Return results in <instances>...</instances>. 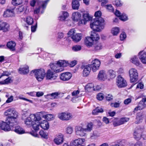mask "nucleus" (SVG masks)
<instances>
[{
	"instance_id": "obj_48",
	"label": "nucleus",
	"mask_w": 146,
	"mask_h": 146,
	"mask_svg": "<svg viewBox=\"0 0 146 146\" xmlns=\"http://www.w3.org/2000/svg\"><path fill=\"white\" fill-rule=\"evenodd\" d=\"M143 143L140 141L137 142L134 144L132 143H129L130 146H143Z\"/></svg>"
},
{
	"instance_id": "obj_21",
	"label": "nucleus",
	"mask_w": 146,
	"mask_h": 146,
	"mask_svg": "<svg viewBox=\"0 0 146 146\" xmlns=\"http://www.w3.org/2000/svg\"><path fill=\"white\" fill-rule=\"evenodd\" d=\"M82 66L84 68L83 71V76L85 77L87 76L89 74L91 70L92 69L90 67V64L83 66Z\"/></svg>"
},
{
	"instance_id": "obj_9",
	"label": "nucleus",
	"mask_w": 146,
	"mask_h": 146,
	"mask_svg": "<svg viewBox=\"0 0 146 146\" xmlns=\"http://www.w3.org/2000/svg\"><path fill=\"white\" fill-rule=\"evenodd\" d=\"M58 117L62 121H68L72 118V114L67 112H60L58 113Z\"/></svg>"
},
{
	"instance_id": "obj_60",
	"label": "nucleus",
	"mask_w": 146,
	"mask_h": 146,
	"mask_svg": "<svg viewBox=\"0 0 146 146\" xmlns=\"http://www.w3.org/2000/svg\"><path fill=\"white\" fill-rule=\"evenodd\" d=\"M114 4L117 6H121L122 5V3L119 0H116Z\"/></svg>"
},
{
	"instance_id": "obj_12",
	"label": "nucleus",
	"mask_w": 146,
	"mask_h": 146,
	"mask_svg": "<svg viewBox=\"0 0 146 146\" xmlns=\"http://www.w3.org/2000/svg\"><path fill=\"white\" fill-rule=\"evenodd\" d=\"M64 135L61 133L57 134L54 139V143L58 145L61 144L64 141Z\"/></svg>"
},
{
	"instance_id": "obj_55",
	"label": "nucleus",
	"mask_w": 146,
	"mask_h": 146,
	"mask_svg": "<svg viewBox=\"0 0 146 146\" xmlns=\"http://www.w3.org/2000/svg\"><path fill=\"white\" fill-rule=\"evenodd\" d=\"M126 36L124 32H122L120 35V38L121 40H123L126 38Z\"/></svg>"
},
{
	"instance_id": "obj_41",
	"label": "nucleus",
	"mask_w": 146,
	"mask_h": 146,
	"mask_svg": "<svg viewBox=\"0 0 146 146\" xmlns=\"http://www.w3.org/2000/svg\"><path fill=\"white\" fill-rule=\"evenodd\" d=\"M113 125L114 126L120 125L119 123V119L117 118H113L112 120Z\"/></svg>"
},
{
	"instance_id": "obj_34",
	"label": "nucleus",
	"mask_w": 146,
	"mask_h": 146,
	"mask_svg": "<svg viewBox=\"0 0 146 146\" xmlns=\"http://www.w3.org/2000/svg\"><path fill=\"white\" fill-rule=\"evenodd\" d=\"M80 3L77 0H73L72 2V8L74 9L78 10L80 6Z\"/></svg>"
},
{
	"instance_id": "obj_17",
	"label": "nucleus",
	"mask_w": 146,
	"mask_h": 146,
	"mask_svg": "<svg viewBox=\"0 0 146 146\" xmlns=\"http://www.w3.org/2000/svg\"><path fill=\"white\" fill-rule=\"evenodd\" d=\"M9 25L8 23L0 20V31L6 32L9 31Z\"/></svg>"
},
{
	"instance_id": "obj_16",
	"label": "nucleus",
	"mask_w": 146,
	"mask_h": 146,
	"mask_svg": "<svg viewBox=\"0 0 146 146\" xmlns=\"http://www.w3.org/2000/svg\"><path fill=\"white\" fill-rule=\"evenodd\" d=\"M83 19L80 20L78 23L79 25H85L87 21L90 20L92 19L91 17L90 16L88 13H84L83 16Z\"/></svg>"
},
{
	"instance_id": "obj_15",
	"label": "nucleus",
	"mask_w": 146,
	"mask_h": 146,
	"mask_svg": "<svg viewBox=\"0 0 146 146\" xmlns=\"http://www.w3.org/2000/svg\"><path fill=\"white\" fill-rule=\"evenodd\" d=\"M48 1V0H47L43 1L42 3L41 6H39L38 8H36L34 10V13L35 14L38 13L41 11V13L43 12V10L46 8L47 3Z\"/></svg>"
},
{
	"instance_id": "obj_63",
	"label": "nucleus",
	"mask_w": 146,
	"mask_h": 146,
	"mask_svg": "<svg viewBox=\"0 0 146 146\" xmlns=\"http://www.w3.org/2000/svg\"><path fill=\"white\" fill-rule=\"evenodd\" d=\"M106 99L107 101H111L113 99V96L111 94H108L106 97Z\"/></svg>"
},
{
	"instance_id": "obj_61",
	"label": "nucleus",
	"mask_w": 146,
	"mask_h": 146,
	"mask_svg": "<svg viewBox=\"0 0 146 146\" xmlns=\"http://www.w3.org/2000/svg\"><path fill=\"white\" fill-rule=\"evenodd\" d=\"M131 101V100L130 98H128L125 100L124 101V103L125 105H128L130 103Z\"/></svg>"
},
{
	"instance_id": "obj_33",
	"label": "nucleus",
	"mask_w": 146,
	"mask_h": 146,
	"mask_svg": "<svg viewBox=\"0 0 146 146\" xmlns=\"http://www.w3.org/2000/svg\"><path fill=\"white\" fill-rule=\"evenodd\" d=\"M94 85L92 83H90L86 85L85 89L86 91L90 92L94 90Z\"/></svg>"
},
{
	"instance_id": "obj_47",
	"label": "nucleus",
	"mask_w": 146,
	"mask_h": 146,
	"mask_svg": "<svg viewBox=\"0 0 146 146\" xmlns=\"http://www.w3.org/2000/svg\"><path fill=\"white\" fill-rule=\"evenodd\" d=\"M27 22L28 25H31L33 22V19L30 16H28L27 18Z\"/></svg>"
},
{
	"instance_id": "obj_39",
	"label": "nucleus",
	"mask_w": 146,
	"mask_h": 146,
	"mask_svg": "<svg viewBox=\"0 0 146 146\" xmlns=\"http://www.w3.org/2000/svg\"><path fill=\"white\" fill-rule=\"evenodd\" d=\"M131 62L137 66H139V62L136 56H134L131 59Z\"/></svg>"
},
{
	"instance_id": "obj_22",
	"label": "nucleus",
	"mask_w": 146,
	"mask_h": 146,
	"mask_svg": "<svg viewBox=\"0 0 146 146\" xmlns=\"http://www.w3.org/2000/svg\"><path fill=\"white\" fill-rule=\"evenodd\" d=\"M115 14L116 16L119 17V19L121 20L125 21L127 19V17L125 14H122L118 10H116Z\"/></svg>"
},
{
	"instance_id": "obj_50",
	"label": "nucleus",
	"mask_w": 146,
	"mask_h": 146,
	"mask_svg": "<svg viewBox=\"0 0 146 146\" xmlns=\"http://www.w3.org/2000/svg\"><path fill=\"white\" fill-rule=\"evenodd\" d=\"M72 50L74 51H78L80 50L81 49V47L79 45H76L73 46Z\"/></svg>"
},
{
	"instance_id": "obj_64",
	"label": "nucleus",
	"mask_w": 146,
	"mask_h": 146,
	"mask_svg": "<svg viewBox=\"0 0 146 146\" xmlns=\"http://www.w3.org/2000/svg\"><path fill=\"white\" fill-rule=\"evenodd\" d=\"M70 146H78L77 142L76 141V140L72 141L70 144Z\"/></svg>"
},
{
	"instance_id": "obj_46",
	"label": "nucleus",
	"mask_w": 146,
	"mask_h": 146,
	"mask_svg": "<svg viewBox=\"0 0 146 146\" xmlns=\"http://www.w3.org/2000/svg\"><path fill=\"white\" fill-rule=\"evenodd\" d=\"M12 82L11 78L9 77L5 79L3 82H1L2 84H8Z\"/></svg>"
},
{
	"instance_id": "obj_25",
	"label": "nucleus",
	"mask_w": 146,
	"mask_h": 146,
	"mask_svg": "<svg viewBox=\"0 0 146 146\" xmlns=\"http://www.w3.org/2000/svg\"><path fill=\"white\" fill-rule=\"evenodd\" d=\"M46 77L48 79L54 80L56 77V75L52 72L50 70H48L47 72Z\"/></svg>"
},
{
	"instance_id": "obj_18",
	"label": "nucleus",
	"mask_w": 146,
	"mask_h": 146,
	"mask_svg": "<svg viewBox=\"0 0 146 146\" xmlns=\"http://www.w3.org/2000/svg\"><path fill=\"white\" fill-rule=\"evenodd\" d=\"M84 44L88 47H92L94 44V41L90 36H87L84 39Z\"/></svg>"
},
{
	"instance_id": "obj_7",
	"label": "nucleus",
	"mask_w": 146,
	"mask_h": 146,
	"mask_svg": "<svg viewBox=\"0 0 146 146\" xmlns=\"http://www.w3.org/2000/svg\"><path fill=\"white\" fill-rule=\"evenodd\" d=\"M6 116H10L7 117H11L12 121L17 122V118L18 116V113L13 108H9L6 110L4 113Z\"/></svg>"
},
{
	"instance_id": "obj_32",
	"label": "nucleus",
	"mask_w": 146,
	"mask_h": 146,
	"mask_svg": "<svg viewBox=\"0 0 146 146\" xmlns=\"http://www.w3.org/2000/svg\"><path fill=\"white\" fill-rule=\"evenodd\" d=\"M143 117L142 113L140 112L138 113L137 115L135 123H139L142 122Z\"/></svg>"
},
{
	"instance_id": "obj_62",
	"label": "nucleus",
	"mask_w": 146,
	"mask_h": 146,
	"mask_svg": "<svg viewBox=\"0 0 146 146\" xmlns=\"http://www.w3.org/2000/svg\"><path fill=\"white\" fill-rule=\"evenodd\" d=\"M25 10V8L23 6H21L19 7L17 11L19 13H21L24 11Z\"/></svg>"
},
{
	"instance_id": "obj_40",
	"label": "nucleus",
	"mask_w": 146,
	"mask_h": 146,
	"mask_svg": "<svg viewBox=\"0 0 146 146\" xmlns=\"http://www.w3.org/2000/svg\"><path fill=\"white\" fill-rule=\"evenodd\" d=\"M93 124L92 123H88L87 126L86 128H85L86 132L90 131L92 129Z\"/></svg>"
},
{
	"instance_id": "obj_23",
	"label": "nucleus",
	"mask_w": 146,
	"mask_h": 146,
	"mask_svg": "<svg viewBox=\"0 0 146 146\" xmlns=\"http://www.w3.org/2000/svg\"><path fill=\"white\" fill-rule=\"evenodd\" d=\"M99 79L105 80L107 78V75L106 72L104 70H100L98 73V76Z\"/></svg>"
},
{
	"instance_id": "obj_5",
	"label": "nucleus",
	"mask_w": 146,
	"mask_h": 146,
	"mask_svg": "<svg viewBox=\"0 0 146 146\" xmlns=\"http://www.w3.org/2000/svg\"><path fill=\"white\" fill-rule=\"evenodd\" d=\"M31 73L34 74L35 77L38 81L42 80L46 74L45 71L42 68L33 70Z\"/></svg>"
},
{
	"instance_id": "obj_42",
	"label": "nucleus",
	"mask_w": 146,
	"mask_h": 146,
	"mask_svg": "<svg viewBox=\"0 0 146 146\" xmlns=\"http://www.w3.org/2000/svg\"><path fill=\"white\" fill-rule=\"evenodd\" d=\"M119 32V28L116 27L113 28L111 31V33L113 35H117L118 34Z\"/></svg>"
},
{
	"instance_id": "obj_57",
	"label": "nucleus",
	"mask_w": 146,
	"mask_h": 146,
	"mask_svg": "<svg viewBox=\"0 0 146 146\" xmlns=\"http://www.w3.org/2000/svg\"><path fill=\"white\" fill-rule=\"evenodd\" d=\"M106 8L110 12H113L114 11L113 7L111 5H107Z\"/></svg>"
},
{
	"instance_id": "obj_27",
	"label": "nucleus",
	"mask_w": 146,
	"mask_h": 146,
	"mask_svg": "<svg viewBox=\"0 0 146 146\" xmlns=\"http://www.w3.org/2000/svg\"><path fill=\"white\" fill-rule=\"evenodd\" d=\"M82 35V34L80 33H76L72 36V38L74 42H78L81 39Z\"/></svg>"
},
{
	"instance_id": "obj_4",
	"label": "nucleus",
	"mask_w": 146,
	"mask_h": 146,
	"mask_svg": "<svg viewBox=\"0 0 146 146\" xmlns=\"http://www.w3.org/2000/svg\"><path fill=\"white\" fill-rule=\"evenodd\" d=\"M17 122L12 121L11 117H7L6 122L2 121L0 124V127L1 129L5 131L13 130L12 128L16 125Z\"/></svg>"
},
{
	"instance_id": "obj_2",
	"label": "nucleus",
	"mask_w": 146,
	"mask_h": 146,
	"mask_svg": "<svg viewBox=\"0 0 146 146\" xmlns=\"http://www.w3.org/2000/svg\"><path fill=\"white\" fill-rule=\"evenodd\" d=\"M94 15L96 18L91 23L90 26L94 31L99 32L104 28V21L102 18L100 17L102 15L100 11L96 12Z\"/></svg>"
},
{
	"instance_id": "obj_58",
	"label": "nucleus",
	"mask_w": 146,
	"mask_h": 146,
	"mask_svg": "<svg viewBox=\"0 0 146 146\" xmlns=\"http://www.w3.org/2000/svg\"><path fill=\"white\" fill-rule=\"evenodd\" d=\"M66 132L67 133L71 134L73 131V128L71 127H68L66 129Z\"/></svg>"
},
{
	"instance_id": "obj_8",
	"label": "nucleus",
	"mask_w": 146,
	"mask_h": 146,
	"mask_svg": "<svg viewBox=\"0 0 146 146\" xmlns=\"http://www.w3.org/2000/svg\"><path fill=\"white\" fill-rule=\"evenodd\" d=\"M129 74L130 82L133 83L136 82L138 79V73L137 70L135 68L130 69Z\"/></svg>"
},
{
	"instance_id": "obj_14",
	"label": "nucleus",
	"mask_w": 146,
	"mask_h": 146,
	"mask_svg": "<svg viewBox=\"0 0 146 146\" xmlns=\"http://www.w3.org/2000/svg\"><path fill=\"white\" fill-rule=\"evenodd\" d=\"M86 132L85 128L83 126H77L75 127V132L76 134L80 136L85 135V132Z\"/></svg>"
},
{
	"instance_id": "obj_36",
	"label": "nucleus",
	"mask_w": 146,
	"mask_h": 146,
	"mask_svg": "<svg viewBox=\"0 0 146 146\" xmlns=\"http://www.w3.org/2000/svg\"><path fill=\"white\" fill-rule=\"evenodd\" d=\"M90 37L94 41H97L100 39V36L98 34L94 32L92 33Z\"/></svg>"
},
{
	"instance_id": "obj_10",
	"label": "nucleus",
	"mask_w": 146,
	"mask_h": 146,
	"mask_svg": "<svg viewBox=\"0 0 146 146\" xmlns=\"http://www.w3.org/2000/svg\"><path fill=\"white\" fill-rule=\"evenodd\" d=\"M101 64L100 61L98 59L96 58L92 60L90 64V66L93 72H95L98 70Z\"/></svg>"
},
{
	"instance_id": "obj_37",
	"label": "nucleus",
	"mask_w": 146,
	"mask_h": 146,
	"mask_svg": "<svg viewBox=\"0 0 146 146\" xmlns=\"http://www.w3.org/2000/svg\"><path fill=\"white\" fill-rule=\"evenodd\" d=\"M15 131L19 134H22L25 133V131L20 126H17L15 127V129L13 130Z\"/></svg>"
},
{
	"instance_id": "obj_3",
	"label": "nucleus",
	"mask_w": 146,
	"mask_h": 146,
	"mask_svg": "<svg viewBox=\"0 0 146 146\" xmlns=\"http://www.w3.org/2000/svg\"><path fill=\"white\" fill-rule=\"evenodd\" d=\"M68 62L64 60H60L56 63H50V66L52 70L56 73L60 72L64 70L63 67L66 66Z\"/></svg>"
},
{
	"instance_id": "obj_30",
	"label": "nucleus",
	"mask_w": 146,
	"mask_h": 146,
	"mask_svg": "<svg viewBox=\"0 0 146 146\" xmlns=\"http://www.w3.org/2000/svg\"><path fill=\"white\" fill-rule=\"evenodd\" d=\"M7 46V47L11 50H15L16 44L14 42L11 41L8 42Z\"/></svg>"
},
{
	"instance_id": "obj_6",
	"label": "nucleus",
	"mask_w": 146,
	"mask_h": 146,
	"mask_svg": "<svg viewBox=\"0 0 146 146\" xmlns=\"http://www.w3.org/2000/svg\"><path fill=\"white\" fill-rule=\"evenodd\" d=\"M143 131V128L139 126L136 127L134 130L133 132V137L137 140H139L141 138L143 140L146 139V137L142 135Z\"/></svg>"
},
{
	"instance_id": "obj_35",
	"label": "nucleus",
	"mask_w": 146,
	"mask_h": 146,
	"mask_svg": "<svg viewBox=\"0 0 146 146\" xmlns=\"http://www.w3.org/2000/svg\"><path fill=\"white\" fill-rule=\"evenodd\" d=\"M69 16L68 13L66 11L62 12V15L60 16L59 17V19L61 21H64Z\"/></svg>"
},
{
	"instance_id": "obj_20",
	"label": "nucleus",
	"mask_w": 146,
	"mask_h": 146,
	"mask_svg": "<svg viewBox=\"0 0 146 146\" xmlns=\"http://www.w3.org/2000/svg\"><path fill=\"white\" fill-rule=\"evenodd\" d=\"M64 94L63 93L59 92H55L52 93L51 94L47 95L45 96L46 98H47L50 99H54L57 98L58 96L60 95L63 96Z\"/></svg>"
},
{
	"instance_id": "obj_31",
	"label": "nucleus",
	"mask_w": 146,
	"mask_h": 146,
	"mask_svg": "<svg viewBox=\"0 0 146 146\" xmlns=\"http://www.w3.org/2000/svg\"><path fill=\"white\" fill-rule=\"evenodd\" d=\"M40 124L41 127L44 130H47L49 128V123L46 120H43Z\"/></svg>"
},
{
	"instance_id": "obj_54",
	"label": "nucleus",
	"mask_w": 146,
	"mask_h": 146,
	"mask_svg": "<svg viewBox=\"0 0 146 146\" xmlns=\"http://www.w3.org/2000/svg\"><path fill=\"white\" fill-rule=\"evenodd\" d=\"M22 118L24 119L28 115V113L27 111L23 110L22 112Z\"/></svg>"
},
{
	"instance_id": "obj_1",
	"label": "nucleus",
	"mask_w": 146,
	"mask_h": 146,
	"mask_svg": "<svg viewBox=\"0 0 146 146\" xmlns=\"http://www.w3.org/2000/svg\"><path fill=\"white\" fill-rule=\"evenodd\" d=\"M44 111L38 113L36 114H31L25 120V123L28 126H32L35 131L38 130L39 127V121L41 119V117L46 119L48 120H50L53 118L54 115L52 114L45 115Z\"/></svg>"
},
{
	"instance_id": "obj_24",
	"label": "nucleus",
	"mask_w": 146,
	"mask_h": 146,
	"mask_svg": "<svg viewBox=\"0 0 146 146\" xmlns=\"http://www.w3.org/2000/svg\"><path fill=\"white\" fill-rule=\"evenodd\" d=\"M139 58L143 64H146V52L140 51L139 53Z\"/></svg>"
},
{
	"instance_id": "obj_59",
	"label": "nucleus",
	"mask_w": 146,
	"mask_h": 146,
	"mask_svg": "<svg viewBox=\"0 0 146 146\" xmlns=\"http://www.w3.org/2000/svg\"><path fill=\"white\" fill-rule=\"evenodd\" d=\"M99 136V135L98 133H94L91 136V138L92 139H95L97 138Z\"/></svg>"
},
{
	"instance_id": "obj_11",
	"label": "nucleus",
	"mask_w": 146,
	"mask_h": 146,
	"mask_svg": "<svg viewBox=\"0 0 146 146\" xmlns=\"http://www.w3.org/2000/svg\"><path fill=\"white\" fill-rule=\"evenodd\" d=\"M117 85L119 88H122L126 86L127 83L125 80L120 76H119L117 78Z\"/></svg>"
},
{
	"instance_id": "obj_43",
	"label": "nucleus",
	"mask_w": 146,
	"mask_h": 146,
	"mask_svg": "<svg viewBox=\"0 0 146 146\" xmlns=\"http://www.w3.org/2000/svg\"><path fill=\"white\" fill-rule=\"evenodd\" d=\"M129 118L126 117H122L119 119L120 125H122L129 120Z\"/></svg>"
},
{
	"instance_id": "obj_44",
	"label": "nucleus",
	"mask_w": 146,
	"mask_h": 146,
	"mask_svg": "<svg viewBox=\"0 0 146 146\" xmlns=\"http://www.w3.org/2000/svg\"><path fill=\"white\" fill-rule=\"evenodd\" d=\"M75 30L74 29H71L68 32V35L69 36L71 37L72 38V36L74 35L76 33H75Z\"/></svg>"
},
{
	"instance_id": "obj_26",
	"label": "nucleus",
	"mask_w": 146,
	"mask_h": 146,
	"mask_svg": "<svg viewBox=\"0 0 146 146\" xmlns=\"http://www.w3.org/2000/svg\"><path fill=\"white\" fill-rule=\"evenodd\" d=\"M81 16L80 13L78 12H75L73 13L72 19L74 21H79L81 19Z\"/></svg>"
},
{
	"instance_id": "obj_49",
	"label": "nucleus",
	"mask_w": 146,
	"mask_h": 146,
	"mask_svg": "<svg viewBox=\"0 0 146 146\" xmlns=\"http://www.w3.org/2000/svg\"><path fill=\"white\" fill-rule=\"evenodd\" d=\"M22 3V0H12V3L15 5H18Z\"/></svg>"
},
{
	"instance_id": "obj_28",
	"label": "nucleus",
	"mask_w": 146,
	"mask_h": 146,
	"mask_svg": "<svg viewBox=\"0 0 146 146\" xmlns=\"http://www.w3.org/2000/svg\"><path fill=\"white\" fill-rule=\"evenodd\" d=\"M14 13L13 10L7 9L3 14V16L5 17H9L14 16Z\"/></svg>"
},
{
	"instance_id": "obj_13",
	"label": "nucleus",
	"mask_w": 146,
	"mask_h": 146,
	"mask_svg": "<svg viewBox=\"0 0 146 146\" xmlns=\"http://www.w3.org/2000/svg\"><path fill=\"white\" fill-rule=\"evenodd\" d=\"M146 106V97L143 98L139 103L138 106L134 109L133 111L135 112L138 110H141L143 109Z\"/></svg>"
},
{
	"instance_id": "obj_45",
	"label": "nucleus",
	"mask_w": 146,
	"mask_h": 146,
	"mask_svg": "<svg viewBox=\"0 0 146 146\" xmlns=\"http://www.w3.org/2000/svg\"><path fill=\"white\" fill-rule=\"evenodd\" d=\"M108 73L111 78H114L116 76L115 72L112 70H109Z\"/></svg>"
},
{
	"instance_id": "obj_56",
	"label": "nucleus",
	"mask_w": 146,
	"mask_h": 146,
	"mask_svg": "<svg viewBox=\"0 0 146 146\" xmlns=\"http://www.w3.org/2000/svg\"><path fill=\"white\" fill-rule=\"evenodd\" d=\"M95 48L96 50H99L102 48V46L101 44L98 43L95 45Z\"/></svg>"
},
{
	"instance_id": "obj_19",
	"label": "nucleus",
	"mask_w": 146,
	"mask_h": 146,
	"mask_svg": "<svg viewBox=\"0 0 146 146\" xmlns=\"http://www.w3.org/2000/svg\"><path fill=\"white\" fill-rule=\"evenodd\" d=\"M72 76V75L70 73L66 72L61 74L60 78L62 80L66 81L70 80Z\"/></svg>"
},
{
	"instance_id": "obj_51",
	"label": "nucleus",
	"mask_w": 146,
	"mask_h": 146,
	"mask_svg": "<svg viewBox=\"0 0 146 146\" xmlns=\"http://www.w3.org/2000/svg\"><path fill=\"white\" fill-rule=\"evenodd\" d=\"M84 141V139H76V141L77 142L78 146L79 145L82 144Z\"/></svg>"
},
{
	"instance_id": "obj_38",
	"label": "nucleus",
	"mask_w": 146,
	"mask_h": 146,
	"mask_svg": "<svg viewBox=\"0 0 146 146\" xmlns=\"http://www.w3.org/2000/svg\"><path fill=\"white\" fill-rule=\"evenodd\" d=\"M104 111L101 108L97 107L96 109L92 111V114L93 115H96L99 113H102Z\"/></svg>"
},
{
	"instance_id": "obj_29",
	"label": "nucleus",
	"mask_w": 146,
	"mask_h": 146,
	"mask_svg": "<svg viewBox=\"0 0 146 146\" xmlns=\"http://www.w3.org/2000/svg\"><path fill=\"white\" fill-rule=\"evenodd\" d=\"M29 71V67L27 66H25L23 68H20L19 70V73L21 74H27Z\"/></svg>"
},
{
	"instance_id": "obj_53",
	"label": "nucleus",
	"mask_w": 146,
	"mask_h": 146,
	"mask_svg": "<svg viewBox=\"0 0 146 146\" xmlns=\"http://www.w3.org/2000/svg\"><path fill=\"white\" fill-rule=\"evenodd\" d=\"M40 135L41 136L44 138H47V134L46 133L44 132L43 131L41 130L39 132Z\"/></svg>"
},
{
	"instance_id": "obj_52",
	"label": "nucleus",
	"mask_w": 146,
	"mask_h": 146,
	"mask_svg": "<svg viewBox=\"0 0 146 146\" xmlns=\"http://www.w3.org/2000/svg\"><path fill=\"white\" fill-rule=\"evenodd\" d=\"M97 99L100 100H102L104 98V94L102 93H99L96 96Z\"/></svg>"
}]
</instances>
